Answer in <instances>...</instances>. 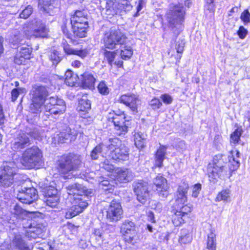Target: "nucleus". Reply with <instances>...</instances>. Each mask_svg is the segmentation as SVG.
Returning <instances> with one entry per match:
<instances>
[{"instance_id": "50", "label": "nucleus", "mask_w": 250, "mask_h": 250, "mask_svg": "<svg viewBox=\"0 0 250 250\" xmlns=\"http://www.w3.org/2000/svg\"><path fill=\"white\" fill-rule=\"evenodd\" d=\"M18 53L21 55L27 60L29 59L30 58L31 50L29 48L26 47H18Z\"/></svg>"}, {"instance_id": "53", "label": "nucleus", "mask_w": 250, "mask_h": 250, "mask_svg": "<svg viewBox=\"0 0 250 250\" xmlns=\"http://www.w3.org/2000/svg\"><path fill=\"white\" fill-rule=\"evenodd\" d=\"M33 225H34V223L30 224L29 230L35 232L39 235H41L43 231V228H42L40 225H38L36 226H33Z\"/></svg>"}, {"instance_id": "34", "label": "nucleus", "mask_w": 250, "mask_h": 250, "mask_svg": "<svg viewBox=\"0 0 250 250\" xmlns=\"http://www.w3.org/2000/svg\"><path fill=\"white\" fill-rule=\"evenodd\" d=\"M10 42L14 45L23 44L24 42L23 36L17 30L14 31Z\"/></svg>"}, {"instance_id": "2", "label": "nucleus", "mask_w": 250, "mask_h": 250, "mask_svg": "<svg viewBox=\"0 0 250 250\" xmlns=\"http://www.w3.org/2000/svg\"><path fill=\"white\" fill-rule=\"evenodd\" d=\"M231 156L218 154L213 158L212 164H209L208 167V173L209 180L215 183L219 179H222L227 175L229 169L231 171L236 170L240 165L238 158L239 152L237 151H231Z\"/></svg>"}, {"instance_id": "37", "label": "nucleus", "mask_w": 250, "mask_h": 250, "mask_svg": "<svg viewBox=\"0 0 250 250\" xmlns=\"http://www.w3.org/2000/svg\"><path fill=\"white\" fill-rule=\"evenodd\" d=\"M176 204V206H177V208L176 210H178V212H179L183 216L185 217L186 215H187L188 213L190 212L191 210V208L190 206L186 204H182L181 203L178 204Z\"/></svg>"}, {"instance_id": "19", "label": "nucleus", "mask_w": 250, "mask_h": 250, "mask_svg": "<svg viewBox=\"0 0 250 250\" xmlns=\"http://www.w3.org/2000/svg\"><path fill=\"white\" fill-rule=\"evenodd\" d=\"M33 31L32 34L27 35L33 36L35 37L45 38L47 37L48 29L44 23L40 20L35 19L32 21Z\"/></svg>"}, {"instance_id": "30", "label": "nucleus", "mask_w": 250, "mask_h": 250, "mask_svg": "<svg viewBox=\"0 0 250 250\" xmlns=\"http://www.w3.org/2000/svg\"><path fill=\"white\" fill-rule=\"evenodd\" d=\"M146 135L141 132H138L134 134V142L136 146L139 149H142L145 146Z\"/></svg>"}, {"instance_id": "47", "label": "nucleus", "mask_w": 250, "mask_h": 250, "mask_svg": "<svg viewBox=\"0 0 250 250\" xmlns=\"http://www.w3.org/2000/svg\"><path fill=\"white\" fill-rule=\"evenodd\" d=\"M49 57V60L52 62L53 64H57L61 61V58L59 56V53L57 50L52 51Z\"/></svg>"}, {"instance_id": "8", "label": "nucleus", "mask_w": 250, "mask_h": 250, "mask_svg": "<svg viewBox=\"0 0 250 250\" xmlns=\"http://www.w3.org/2000/svg\"><path fill=\"white\" fill-rule=\"evenodd\" d=\"M126 40V36L120 30L115 29H110L104 34L103 38L105 48L109 49L115 48L118 44H124Z\"/></svg>"}, {"instance_id": "49", "label": "nucleus", "mask_w": 250, "mask_h": 250, "mask_svg": "<svg viewBox=\"0 0 250 250\" xmlns=\"http://www.w3.org/2000/svg\"><path fill=\"white\" fill-rule=\"evenodd\" d=\"M58 196V190L54 187H49L44 191L45 199L49 197Z\"/></svg>"}, {"instance_id": "6", "label": "nucleus", "mask_w": 250, "mask_h": 250, "mask_svg": "<svg viewBox=\"0 0 250 250\" xmlns=\"http://www.w3.org/2000/svg\"><path fill=\"white\" fill-rule=\"evenodd\" d=\"M18 168L13 161H4L0 167V186L9 187L14 183Z\"/></svg>"}, {"instance_id": "57", "label": "nucleus", "mask_w": 250, "mask_h": 250, "mask_svg": "<svg viewBox=\"0 0 250 250\" xmlns=\"http://www.w3.org/2000/svg\"><path fill=\"white\" fill-rule=\"evenodd\" d=\"M149 105L153 109H157L162 105V104L158 99L154 98L150 102Z\"/></svg>"}, {"instance_id": "31", "label": "nucleus", "mask_w": 250, "mask_h": 250, "mask_svg": "<svg viewBox=\"0 0 250 250\" xmlns=\"http://www.w3.org/2000/svg\"><path fill=\"white\" fill-rule=\"evenodd\" d=\"M207 249L208 250H216V234L212 230L208 235Z\"/></svg>"}, {"instance_id": "23", "label": "nucleus", "mask_w": 250, "mask_h": 250, "mask_svg": "<svg viewBox=\"0 0 250 250\" xmlns=\"http://www.w3.org/2000/svg\"><path fill=\"white\" fill-rule=\"evenodd\" d=\"M132 171L127 168H119L116 170L115 180L120 183H127L133 178Z\"/></svg>"}, {"instance_id": "29", "label": "nucleus", "mask_w": 250, "mask_h": 250, "mask_svg": "<svg viewBox=\"0 0 250 250\" xmlns=\"http://www.w3.org/2000/svg\"><path fill=\"white\" fill-rule=\"evenodd\" d=\"M167 148V147L166 146H161L157 150L155 154V165L156 167H163V162L165 159Z\"/></svg>"}, {"instance_id": "21", "label": "nucleus", "mask_w": 250, "mask_h": 250, "mask_svg": "<svg viewBox=\"0 0 250 250\" xmlns=\"http://www.w3.org/2000/svg\"><path fill=\"white\" fill-rule=\"evenodd\" d=\"M71 23L75 29L80 28V26L88 27L87 19L83 11L78 10L71 18Z\"/></svg>"}, {"instance_id": "56", "label": "nucleus", "mask_w": 250, "mask_h": 250, "mask_svg": "<svg viewBox=\"0 0 250 250\" xmlns=\"http://www.w3.org/2000/svg\"><path fill=\"white\" fill-rule=\"evenodd\" d=\"M185 42L184 39L179 40L176 44V49L177 53H182L184 50Z\"/></svg>"}, {"instance_id": "58", "label": "nucleus", "mask_w": 250, "mask_h": 250, "mask_svg": "<svg viewBox=\"0 0 250 250\" xmlns=\"http://www.w3.org/2000/svg\"><path fill=\"white\" fill-rule=\"evenodd\" d=\"M215 0H205V7L210 11H214L215 9Z\"/></svg>"}, {"instance_id": "18", "label": "nucleus", "mask_w": 250, "mask_h": 250, "mask_svg": "<svg viewBox=\"0 0 250 250\" xmlns=\"http://www.w3.org/2000/svg\"><path fill=\"white\" fill-rule=\"evenodd\" d=\"M153 184L156 186V190L159 197L163 199L166 198L168 195V187L166 179L158 175L153 179Z\"/></svg>"}, {"instance_id": "4", "label": "nucleus", "mask_w": 250, "mask_h": 250, "mask_svg": "<svg viewBox=\"0 0 250 250\" xmlns=\"http://www.w3.org/2000/svg\"><path fill=\"white\" fill-rule=\"evenodd\" d=\"M185 11L181 4L171 3L166 14L169 26L175 34H179L182 28V23L184 19Z\"/></svg>"}, {"instance_id": "41", "label": "nucleus", "mask_w": 250, "mask_h": 250, "mask_svg": "<svg viewBox=\"0 0 250 250\" xmlns=\"http://www.w3.org/2000/svg\"><path fill=\"white\" fill-rule=\"evenodd\" d=\"M113 181H109L106 180L101 181L99 183V187L104 190H109L110 192L112 190V188L114 187Z\"/></svg>"}, {"instance_id": "40", "label": "nucleus", "mask_w": 250, "mask_h": 250, "mask_svg": "<svg viewBox=\"0 0 250 250\" xmlns=\"http://www.w3.org/2000/svg\"><path fill=\"white\" fill-rule=\"evenodd\" d=\"M92 238L94 239L97 245L101 246L103 241V231L99 229H95L92 234Z\"/></svg>"}, {"instance_id": "61", "label": "nucleus", "mask_w": 250, "mask_h": 250, "mask_svg": "<svg viewBox=\"0 0 250 250\" xmlns=\"http://www.w3.org/2000/svg\"><path fill=\"white\" fill-rule=\"evenodd\" d=\"M160 98L163 102L167 104H170L173 101V98L171 97V96L167 94H164L162 95Z\"/></svg>"}, {"instance_id": "22", "label": "nucleus", "mask_w": 250, "mask_h": 250, "mask_svg": "<svg viewBox=\"0 0 250 250\" xmlns=\"http://www.w3.org/2000/svg\"><path fill=\"white\" fill-rule=\"evenodd\" d=\"M10 247L18 250H30L20 234H14L11 238Z\"/></svg>"}, {"instance_id": "13", "label": "nucleus", "mask_w": 250, "mask_h": 250, "mask_svg": "<svg viewBox=\"0 0 250 250\" xmlns=\"http://www.w3.org/2000/svg\"><path fill=\"white\" fill-rule=\"evenodd\" d=\"M74 204L66 212L65 217L66 218H71L83 211L88 206L86 196H84L83 198H75Z\"/></svg>"}, {"instance_id": "11", "label": "nucleus", "mask_w": 250, "mask_h": 250, "mask_svg": "<svg viewBox=\"0 0 250 250\" xmlns=\"http://www.w3.org/2000/svg\"><path fill=\"white\" fill-rule=\"evenodd\" d=\"M106 218L110 222H116L123 217V210L120 203L113 200L106 209Z\"/></svg>"}, {"instance_id": "27", "label": "nucleus", "mask_w": 250, "mask_h": 250, "mask_svg": "<svg viewBox=\"0 0 250 250\" xmlns=\"http://www.w3.org/2000/svg\"><path fill=\"white\" fill-rule=\"evenodd\" d=\"M81 81L84 88L92 89L94 87L96 78L91 72H85L82 75Z\"/></svg>"}, {"instance_id": "14", "label": "nucleus", "mask_w": 250, "mask_h": 250, "mask_svg": "<svg viewBox=\"0 0 250 250\" xmlns=\"http://www.w3.org/2000/svg\"><path fill=\"white\" fill-rule=\"evenodd\" d=\"M17 198L23 204H31L38 198L37 191L33 187L24 188L19 191Z\"/></svg>"}, {"instance_id": "7", "label": "nucleus", "mask_w": 250, "mask_h": 250, "mask_svg": "<svg viewBox=\"0 0 250 250\" xmlns=\"http://www.w3.org/2000/svg\"><path fill=\"white\" fill-rule=\"evenodd\" d=\"M42 157V151L37 146H33L23 152L20 160L25 168L32 169L39 165Z\"/></svg>"}, {"instance_id": "20", "label": "nucleus", "mask_w": 250, "mask_h": 250, "mask_svg": "<svg viewBox=\"0 0 250 250\" xmlns=\"http://www.w3.org/2000/svg\"><path fill=\"white\" fill-rule=\"evenodd\" d=\"M119 101L132 111L137 112L138 106L140 104V100L138 96L133 94L123 95L120 97Z\"/></svg>"}, {"instance_id": "17", "label": "nucleus", "mask_w": 250, "mask_h": 250, "mask_svg": "<svg viewBox=\"0 0 250 250\" xmlns=\"http://www.w3.org/2000/svg\"><path fill=\"white\" fill-rule=\"evenodd\" d=\"M29 135L21 132L19 133L12 143V148L14 151H20L31 145Z\"/></svg>"}, {"instance_id": "39", "label": "nucleus", "mask_w": 250, "mask_h": 250, "mask_svg": "<svg viewBox=\"0 0 250 250\" xmlns=\"http://www.w3.org/2000/svg\"><path fill=\"white\" fill-rule=\"evenodd\" d=\"M243 132V129L238 127L230 135V142L234 144L238 143Z\"/></svg>"}, {"instance_id": "16", "label": "nucleus", "mask_w": 250, "mask_h": 250, "mask_svg": "<svg viewBox=\"0 0 250 250\" xmlns=\"http://www.w3.org/2000/svg\"><path fill=\"white\" fill-rule=\"evenodd\" d=\"M76 136L77 133L74 130L67 127L59 133L55 134L52 137V142L56 144L65 143L67 140L72 141L76 139Z\"/></svg>"}, {"instance_id": "32", "label": "nucleus", "mask_w": 250, "mask_h": 250, "mask_svg": "<svg viewBox=\"0 0 250 250\" xmlns=\"http://www.w3.org/2000/svg\"><path fill=\"white\" fill-rule=\"evenodd\" d=\"M11 212L12 214L15 215L17 218L21 219H25L27 215V212L18 204L15 205L13 208H11Z\"/></svg>"}, {"instance_id": "42", "label": "nucleus", "mask_w": 250, "mask_h": 250, "mask_svg": "<svg viewBox=\"0 0 250 250\" xmlns=\"http://www.w3.org/2000/svg\"><path fill=\"white\" fill-rule=\"evenodd\" d=\"M178 210H176L174 214L172 216V222L173 224L176 226H178L184 222L185 219Z\"/></svg>"}, {"instance_id": "48", "label": "nucleus", "mask_w": 250, "mask_h": 250, "mask_svg": "<svg viewBox=\"0 0 250 250\" xmlns=\"http://www.w3.org/2000/svg\"><path fill=\"white\" fill-rule=\"evenodd\" d=\"M32 12V7L31 5H28L23 10H22L19 16L21 18L26 19L31 15Z\"/></svg>"}, {"instance_id": "36", "label": "nucleus", "mask_w": 250, "mask_h": 250, "mask_svg": "<svg viewBox=\"0 0 250 250\" xmlns=\"http://www.w3.org/2000/svg\"><path fill=\"white\" fill-rule=\"evenodd\" d=\"M104 146L103 144H100L92 149L90 153V157L92 160H97L98 159L99 155L103 151Z\"/></svg>"}, {"instance_id": "55", "label": "nucleus", "mask_w": 250, "mask_h": 250, "mask_svg": "<svg viewBox=\"0 0 250 250\" xmlns=\"http://www.w3.org/2000/svg\"><path fill=\"white\" fill-rule=\"evenodd\" d=\"M26 59L24 58L21 54L17 53L14 58V62L15 63L21 65L24 64L26 61Z\"/></svg>"}, {"instance_id": "35", "label": "nucleus", "mask_w": 250, "mask_h": 250, "mask_svg": "<svg viewBox=\"0 0 250 250\" xmlns=\"http://www.w3.org/2000/svg\"><path fill=\"white\" fill-rule=\"evenodd\" d=\"M91 108V103L86 99H82L79 101L78 106L79 111L87 112Z\"/></svg>"}, {"instance_id": "9", "label": "nucleus", "mask_w": 250, "mask_h": 250, "mask_svg": "<svg viewBox=\"0 0 250 250\" xmlns=\"http://www.w3.org/2000/svg\"><path fill=\"white\" fill-rule=\"evenodd\" d=\"M121 230L125 242L132 244L137 242L139 238L133 222L125 220L122 225Z\"/></svg>"}, {"instance_id": "33", "label": "nucleus", "mask_w": 250, "mask_h": 250, "mask_svg": "<svg viewBox=\"0 0 250 250\" xmlns=\"http://www.w3.org/2000/svg\"><path fill=\"white\" fill-rule=\"evenodd\" d=\"M230 190L229 189H225L222 190L221 192L218 193L216 197L215 198L216 202H228L229 201L230 198Z\"/></svg>"}, {"instance_id": "24", "label": "nucleus", "mask_w": 250, "mask_h": 250, "mask_svg": "<svg viewBox=\"0 0 250 250\" xmlns=\"http://www.w3.org/2000/svg\"><path fill=\"white\" fill-rule=\"evenodd\" d=\"M124 114L117 115L112 122L117 130V134L119 135L125 134L127 131V126L125 125Z\"/></svg>"}, {"instance_id": "52", "label": "nucleus", "mask_w": 250, "mask_h": 250, "mask_svg": "<svg viewBox=\"0 0 250 250\" xmlns=\"http://www.w3.org/2000/svg\"><path fill=\"white\" fill-rule=\"evenodd\" d=\"M39 241L37 242L34 247L38 250H51L52 248L50 245L45 242L39 243Z\"/></svg>"}, {"instance_id": "5", "label": "nucleus", "mask_w": 250, "mask_h": 250, "mask_svg": "<svg viewBox=\"0 0 250 250\" xmlns=\"http://www.w3.org/2000/svg\"><path fill=\"white\" fill-rule=\"evenodd\" d=\"M109 144L106 146L108 151L105 153L113 160H126L128 158V149L117 138H110Z\"/></svg>"}, {"instance_id": "10", "label": "nucleus", "mask_w": 250, "mask_h": 250, "mask_svg": "<svg viewBox=\"0 0 250 250\" xmlns=\"http://www.w3.org/2000/svg\"><path fill=\"white\" fill-rule=\"evenodd\" d=\"M127 0H110L106 2L105 14L108 16H113L125 11L129 7Z\"/></svg>"}, {"instance_id": "59", "label": "nucleus", "mask_w": 250, "mask_h": 250, "mask_svg": "<svg viewBox=\"0 0 250 250\" xmlns=\"http://www.w3.org/2000/svg\"><path fill=\"white\" fill-rule=\"evenodd\" d=\"M191 241V237L189 234H186L184 236L182 235L179 239V241L181 244H188Z\"/></svg>"}, {"instance_id": "62", "label": "nucleus", "mask_w": 250, "mask_h": 250, "mask_svg": "<svg viewBox=\"0 0 250 250\" xmlns=\"http://www.w3.org/2000/svg\"><path fill=\"white\" fill-rule=\"evenodd\" d=\"M159 240L160 242H167L169 239V234L167 232L159 233Z\"/></svg>"}, {"instance_id": "28", "label": "nucleus", "mask_w": 250, "mask_h": 250, "mask_svg": "<svg viewBox=\"0 0 250 250\" xmlns=\"http://www.w3.org/2000/svg\"><path fill=\"white\" fill-rule=\"evenodd\" d=\"M54 0H39V6L42 12L50 15L54 14L57 10L53 5Z\"/></svg>"}, {"instance_id": "43", "label": "nucleus", "mask_w": 250, "mask_h": 250, "mask_svg": "<svg viewBox=\"0 0 250 250\" xmlns=\"http://www.w3.org/2000/svg\"><path fill=\"white\" fill-rule=\"evenodd\" d=\"M117 54L116 51H107L104 50V56L105 59L107 61L110 65L112 66L114 59L117 56Z\"/></svg>"}, {"instance_id": "45", "label": "nucleus", "mask_w": 250, "mask_h": 250, "mask_svg": "<svg viewBox=\"0 0 250 250\" xmlns=\"http://www.w3.org/2000/svg\"><path fill=\"white\" fill-rule=\"evenodd\" d=\"M133 54V51L130 46H125L124 49L121 50V56L123 59L126 60L129 59Z\"/></svg>"}, {"instance_id": "46", "label": "nucleus", "mask_w": 250, "mask_h": 250, "mask_svg": "<svg viewBox=\"0 0 250 250\" xmlns=\"http://www.w3.org/2000/svg\"><path fill=\"white\" fill-rule=\"evenodd\" d=\"M80 27L78 29H75V27H72L75 36L79 38L86 37L87 33L86 29L88 27L80 26Z\"/></svg>"}, {"instance_id": "12", "label": "nucleus", "mask_w": 250, "mask_h": 250, "mask_svg": "<svg viewBox=\"0 0 250 250\" xmlns=\"http://www.w3.org/2000/svg\"><path fill=\"white\" fill-rule=\"evenodd\" d=\"M133 187L137 200L142 204H145L149 196L147 183L139 180L134 182Z\"/></svg>"}, {"instance_id": "54", "label": "nucleus", "mask_w": 250, "mask_h": 250, "mask_svg": "<svg viewBox=\"0 0 250 250\" xmlns=\"http://www.w3.org/2000/svg\"><path fill=\"white\" fill-rule=\"evenodd\" d=\"M240 19L245 24L250 22V13L248 10H245L241 14Z\"/></svg>"}, {"instance_id": "25", "label": "nucleus", "mask_w": 250, "mask_h": 250, "mask_svg": "<svg viewBox=\"0 0 250 250\" xmlns=\"http://www.w3.org/2000/svg\"><path fill=\"white\" fill-rule=\"evenodd\" d=\"M189 186L188 183L183 182L178 187L177 190V198L176 203L184 204L187 202V193Z\"/></svg>"}, {"instance_id": "51", "label": "nucleus", "mask_w": 250, "mask_h": 250, "mask_svg": "<svg viewBox=\"0 0 250 250\" xmlns=\"http://www.w3.org/2000/svg\"><path fill=\"white\" fill-rule=\"evenodd\" d=\"M99 92L102 95H107L109 92V88L106 84L103 81L101 82L98 85Z\"/></svg>"}, {"instance_id": "15", "label": "nucleus", "mask_w": 250, "mask_h": 250, "mask_svg": "<svg viewBox=\"0 0 250 250\" xmlns=\"http://www.w3.org/2000/svg\"><path fill=\"white\" fill-rule=\"evenodd\" d=\"M66 189L69 195L77 196V198H83L85 196L88 199V197L91 196V194H92L91 190H88L86 187L78 183L70 184L66 188Z\"/></svg>"}, {"instance_id": "60", "label": "nucleus", "mask_w": 250, "mask_h": 250, "mask_svg": "<svg viewBox=\"0 0 250 250\" xmlns=\"http://www.w3.org/2000/svg\"><path fill=\"white\" fill-rule=\"evenodd\" d=\"M201 189V185L200 184H195L192 188V197L194 198L197 197L199 192Z\"/></svg>"}, {"instance_id": "26", "label": "nucleus", "mask_w": 250, "mask_h": 250, "mask_svg": "<svg viewBox=\"0 0 250 250\" xmlns=\"http://www.w3.org/2000/svg\"><path fill=\"white\" fill-rule=\"evenodd\" d=\"M63 49L66 54L77 55L82 59L85 58L89 53L88 49L86 48L83 49L73 48L69 44L65 43H63Z\"/></svg>"}, {"instance_id": "38", "label": "nucleus", "mask_w": 250, "mask_h": 250, "mask_svg": "<svg viewBox=\"0 0 250 250\" xmlns=\"http://www.w3.org/2000/svg\"><path fill=\"white\" fill-rule=\"evenodd\" d=\"M65 83L69 86H73L76 82V78L71 70H67L65 74Z\"/></svg>"}, {"instance_id": "3", "label": "nucleus", "mask_w": 250, "mask_h": 250, "mask_svg": "<svg viewBox=\"0 0 250 250\" xmlns=\"http://www.w3.org/2000/svg\"><path fill=\"white\" fill-rule=\"evenodd\" d=\"M82 157L77 154L69 153L62 156L58 162V170L65 179H71L77 174L74 173L82 165Z\"/></svg>"}, {"instance_id": "64", "label": "nucleus", "mask_w": 250, "mask_h": 250, "mask_svg": "<svg viewBox=\"0 0 250 250\" xmlns=\"http://www.w3.org/2000/svg\"><path fill=\"white\" fill-rule=\"evenodd\" d=\"M39 235L35 233V232H33L28 230L26 233V236L29 238L30 240L32 239H36L38 237H39Z\"/></svg>"}, {"instance_id": "44", "label": "nucleus", "mask_w": 250, "mask_h": 250, "mask_svg": "<svg viewBox=\"0 0 250 250\" xmlns=\"http://www.w3.org/2000/svg\"><path fill=\"white\" fill-rule=\"evenodd\" d=\"M59 201V196L49 197L44 200L46 204L51 208L56 207L58 205Z\"/></svg>"}, {"instance_id": "63", "label": "nucleus", "mask_w": 250, "mask_h": 250, "mask_svg": "<svg viewBox=\"0 0 250 250\" xmlns=\"http://www.w3.org/2000/svg\"><path fill=\"white\" fill-rule=\"evenodd\" d=\"M237 34L241 39H244L248 34V31L243 26L239 27Z\"/></svg>"}, {"instance_id": "1", "label": "nucleus", "mask_w": 250, "mask_h": 250, "mask_svg": "<svg viewBox=\"0 0 250 250\" xmlns=\"http://www.w3.org/2000/svg\"><path fill=\"white\" fill-rule=\"evenodd\" d=\"M48 91L45 86H39L35 88L32 97V103L30 106L31 112L38 114L44 112L47 118L60 115L65 111L64 101L61 99L51 97L47 99Z\"/></svg>"}]
</instances>
